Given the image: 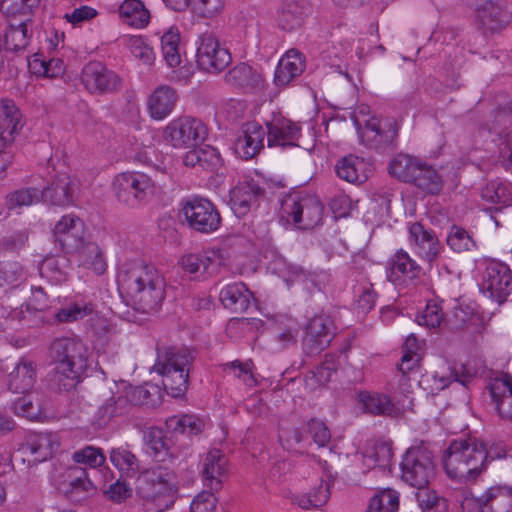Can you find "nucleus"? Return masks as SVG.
I'll use <instances>...</instances> for the list:
<instances>
[{"label":"nucleus","mask_w":512,"mask_h":512,"mask_svg":"<svg viewBox=\"0 0 512 512\" xmlns=\"http://www.w3.org/2000/svg\"><path fill=\"white\" fill-rule=\"evenodd\" d=\"M251 293L244 283H231L220 291L219 299L225 308L234 313H244L250 307Z\"/></svg>","instance_id":"nucleus-33"},{"label":"nucleus","mask_w":512,"mask_h":512,"mask_svg":"<svg viewBox=\"0 0 512 512\" xmlns=\"http://www.w3.org/2000/svg\"><path fill=\"white\" fill-rule=\"evenodd\" d=\"M132 407L137 405L156 407L162 401V391L156 384L146 383L142 386L125 388Z\"/></svg>","instance_id":"nucleus-42"},{"label":"nucleus","mask_w":512,"mask_h":512,"mask_svg":"<svg viewBox=\"0 0 512 512\" xmlns=\"http://www.w3.org/2000/svg\"><path fill=\"white\" fill-rule=\"evenodd\" d=\"M72 459L75 463L84 464L90 468L100 467L105 462V456L102 450L93 446H86L76 450L72 454Z\"/></svg>","instance_id":"nucleus-61"},{"label":"nucleus","mask_w":512,"mask_h":512,"mask_svg":"<svg viewBox=\"0 0 512 512\" xmlns=\"http://www.w3.org/2000/svg\"><path fill=\"white\" fill-rule=\"evenodd\" d=\"M144 443L147 452L156 461H164L166 456H170V441L165 436L162 429L158 427H149L144 431Z\"/></svg>","instance_id":"nucleus-43"},{"label":"nucleus","mask_w":512,"mask_h":512,"mask_svg":"<svg viewBox=\"0 0 512 512\" xmlns=\"http://www.w3.org/2000/svg\"><path fill=\"white\" fill-rule=\"evenodd\" d=\"M487 388L499 415L512 419V377L503 375L492 378Z\"/></svg>","instance_id":"nucleus-28"},{"label":"nucleus","mask_w":512,"mask_h":512,"mask_svg":"<svg viewBox=\"0 0 512 512\" xmlns=\"http://www.w3.org/2000/svg\"><path fill=\"white\" fill-rule=\"evenodd\" d=\"M180 264L182 269L195 278L204 275H212L218 265V257L215 252H200L184 255Z\"/></svg>","instance_id":"nucleus-32"},{"label":"nucleus","mask_w":512,"mask_h":512,"mask_svg":"<svg viewBox=\"0 0 512 512\" xmlns=\"http://www.w3.org/2000/svg\"><path fill=\"white\" fill-rule=\"evenodd\" d=\"M482 197L494 204L508 206L512 202V187L509 184L492 181L483 189Z\"/></svg>","instance_id":"nucleus-59"},{"label":"nucleus","mask_w":512,"mask_h":512,"mask_svg":"<svg viewBox=\"0 0 512 512\" xmlns=\"http://www.w3.org/2000/svg\"><path fill=\"white\" fill-rule=\"evenodd\" d=\"M476 12L477 25L485 34L499 32L510 23L512 18L511 13L504 5L493 1L485 4Z\"/></svg>","instance_id":"nucleus-24"},{"label":"nucleus","mask_w":512,"mask_h":512,"mask_svg":"<svg viewBox=\"0 0 512 512\" xmlns=\"http://www.w3.org/2000/svg\"><path fill=\"white\" fill-rule=\"evenodd\" d=\"M13 411L29 420H39L44 416L42 403L38 393H28L13 403Z\"/></svg>","instance_id":"nucleus-51"},{"label":"nucleus","mask_w":512,"mask_h":512,"mask_svg":"<svg viewBox=\"0 0 512 512\" xmlns=\"http://www.w3.org/2000/svg\"><path fill=\"white\" fill-rule=\"evenodd\" d=\"M79 188L76 178L67 173H58L49 184L40 189L41 200L56 206H66L73 202Z\"/></svg>","instance_id":"nucleus-18"},{"label":"nucleus","mask_w":512,"mask_h":512,"mask_svg":"<svg viewBox=\"0 0 512 512\" xmlns=\"http://www.w3.org/2000/svg\"><path fill=\"white\" fill-rule=\"evenodd\" d=\"M133 407L124 390L121 394L107 399L99 408V416L102 422L117 421L128 416Z\"/></svg>","instance_id":"nucleus-40"},{"label":"nucleus","mask_w":512,"mask_h":512,"mask_svg":"<svg viewBox=\"0 0 512 512\" xmlns=\"http://www.w3.org/2000/svg\"><path fill=\"white\" fill-rule=\"evenodd\" d=\"M207 134L205 124L193 117L172 120L164 130L165 140L174 148H190L202 142Z\"/></svg>","instance_id":"nucleus-10"},{"label":"nucleus","mask_w":512,"mask_h":512,"mask_svg":"<svg viewBox=\"0 0 512 512\" xmlns=\"http://www.w3.org/2000/svg\"><path fill=\"white\" fill-rule=\"evenodd\" d=\"M22 126V114L15 102L0 98V148L12 144Z\"/></svg>","instance_id":"nucleus-22"},{"label":"nucleus","mask_w":512,"mask_h":512,"mask_svg":"<svg viewBox=\"0 0 512 512\" xmlns=\"http://www.w3.org/2000/svg\"><path fill=\"white\" fill-rule=\"evenodd\" d=\"M180 215L190 229L199 233L215 232L221 224V216L215 205L200 197L183 201Z\"/></svg>","instance_id":"nucleus-9"},{"label":"nucleus","mask_w":512,"mask_h":512,"mask_svg":"<svg viewBox=\"0 0 512 512\" xmlns=\"http://www.w3.org/2000/svg\"><path fill=\"white\" fill-rule=\"evenodd\" d=\"M30 36L27 21L11 23L4 34L5 47L14 52L24 50L29 44Z\"/></svg>","instance_id":"nucleus-50"},{"label":"nucleus","mask_w":512,"mask_h":512,"mask_svg":"<svg viewBox=\"0 0 512 512\" xmlns=\"http://www.w3.org/2000/svg\"><path fill=\"white\" fill-rule=\"evenodd\" d=\"M410 183H413L418 188L430 194L439 193L443 186L442 177L434 168L427 165L425 162L421 163L419 171L416 172L415 178H413Z\"/></svg>","instance_id":"nucleus-47"},{"label":"nucleus","mask_w":512,"mask_h":512,"mask_svg":"<svg viewBox=\"0 0 512 512\" xmlns=\"http://www.w3.org/2000/svg\"><path fill=\"white\" fill-rule=\"evenodd\" d=\"M68 260L65 257H48L41 266L40 273L52 284L58 285L67 280Z\"/></svg>","instance_id":"nucleus-49"},{"label":"nucleus","mask_w":512,"mask_h":512,"mask_svg":"<svg viewBox=\"0 0 512 512\" xmlns=\"http://www.w3.org/2000/svg\"><path fill=\"white\" fill-rule=\"evenodd\" d=\"M443 319L442 307L435 301H428L424 311L417 317L418 323L428 328L439 327Z\"/></svg>","instance_id":"nucleus-64"},{"label":"nucleus","mask_w":512,"mask_h":512,"mask_svg":"<svg viewBox=\"0 0 512 512\" xmlns=\"http://www.w3.org/2000/svg\"><path fill=\"white\" fill-rule=\"evenodd\" d=\"M49 357L54 365L51 385L59 391H69L80 382L87 371L90 352L81 339L62 337L51 343Z\"/></svg>","instance_id":"nucleus-2"},{"label":"nucleus","mask_w":512,"mask_h":512,"mask_svg":"<svg viewBox=\"0 0 512 512\" xmlns=\"http://www.w3.org/2000/svg\"><path fill=\"white\" fill-rule=\"evenodd\" d=\"M400 468L401 479L412 487L427 486L436 473L433 454L423 444L407 449Z\"/></svg>","instance_id":"nucleus-8"},{"label":"nucleus","mask_w":512,"mask_h":512,"mask_svg":"<svg viewBox=\"0 0 512 512\" xmlns=\"http://www.w3.org/2000/svg\"><path fill=\"white\" fill-rule=\"evenodd\" d=\"M447 245L456 253L471 251L476 248L473 236L463 227L451 226L447 235Z\"/></svg>","instance_id":"nucleus-55"},{"label":"nucleus","mask_w":512,"mask_h":512,"mask_svg":"<svg viewBox=\"0 0 512 512\" xmlns=\"http://www.w3.org/2000/svg\"><path fill=\"white\" fill-rule=\"evenodd\" d=\"M112 189L118 202L132 209L148 204L156 194L155 181L139 171H126L117 174L112 181Z\"/></svg>","instance_id":"nucleus-7"},{"label":"nucleus","mask_w":512,"mask_h":512,"mask_svg":"<svg viewBox=\"0 0 512 512\" xmlns=\"http://www.w3.org/2000/svg\"><path fill=\"white\" fill-rule=\"evenodd\" d=\"M178 96L170 86L162 85L157 87L148 99V112L151 118L163 120L169 116L175 107Z\"/></svg>","instance_id":"nucleus-30"},{"label":"nucleus","mask_w":512,"mask_h":512,"mask_svg":"<svg viewBox=\"0 0 512 512\" xmlns=\"http://www.w3.org/2000/svg\"><path fill=\"white\" fill-rule=\"evenodd\" d=\"M265 136L266 131L259 123H245L234 142L235 153L242 159H252L264 148Z\"/></svg>","instance_id":"nucleus-20"},{"label":"nucleus","mask_w":512,"mask_h":512,"mask_svg":"<svg viewBox=\"0 0 512 512\" xmlns=\"http://www.w3.org/2000/svg\"><path fill=\"white\" fill-rule=\"evenodd\" d=\"M423 161L408 154H398L389 163V173L400 181L410 183Z\"/></svg>","instance_id":"nucleus-45"},{"label":"nucleus","mask_w":512,"mask_h":512,"mask_svg":"<svg viewBox=\"0 0 512 512\" xmlns=\"http://www.w3.org/2000/svg\"><path fill=\"white\" fill-rule=\"evenodd\" d=\"M81 79L85 88L92 94L114 93L121 87L120 78L98 61L85 65Z\"/></svg>","instance_id":"nucleus-15"},{"label":"nucleus","mask_w":512,"mask_h":512,"mask_svg":"<svg viewBox=\"0 0 512 512\" xmlns=\"http://www.w3.org/2000/svg\"><path fill=\"white\" fill-rule=\"evenodd\" d=\"M335 325L331 317L316 315L305 327L302 340L303 350L308 355H316L326 349L334 337Z\"/></svg>","instance_id":"nucleus-13"},{"label":"nucleus","mask_w":512,"mask_h":512,"mask_svg":"<svg viewBox=\"0 0 512 512\" xmlns=\"http://www.w3.org/2000/svg\"><path fill=\"white\" fill-rule=\"evenodd\" d=\"M324 206L315 196L292 192L281 199L279 217L298 229H313L322 221Z\"/></svg>","instance_id":"nucleus-6"},{"label":"nucleus","mask_w":512,"mask_h":512,"mask_svg":"<svg viewBox=\"0 0 512 512\" xmlns=\"http://www.w3.org/2000/svg\"><path fill=\"white\" fill-rule=\"evenodd\" d=\"M161 50L166 63L176 67L181 63L180 32L176 27H170L161 36Z\"/></svg>","instance_id":"nucleus-48"},{"label":"nucleus","mask_w":512,"mask_h":512,"mask_svg":"<svg viewBox=\"0 0 512 512\" xmlns=\"http://www.w3.org/2000/svg\"><path fill=\"white\" fill-rule=\"evenodd\" d=\"M225 82L244 93H257L264 88L265 80L261 71L246 63L233 66L224 77Z\"/></svg>","instance_id":"nucleus-19"},{"label":"nucleus","mask_w":512,"mask_h":512,"mask_svg":"<svg viewBox=\"0 0 512 512\" xmlns=\"http://www.w3.org/2000/svg\"><path fill=\"white\" fill-rule=\"evenodd\" d=\"M310 12L308 0H284L278 11V25L287 31L295 30L302 25Z\"/></svg>","instance_id":"nucleus-29"},{"label":"nucleus","mask_w":512,"mask_h":512,"mask_svg":"<svg viewBox=\"0 0 512 512\" xmlns=\"http://www.w3.org/2000/svg\"><path fill=\"white\" fill-rule=\"evenodd\" d=\"M183 164L187 167L216 171L222 165V158L214 147L206 146L188 151L183 157Z\"/></svg>","instance_id":"nucleus-35"},{"label":"nucleus","mask_w":512,"mask_h":512,"mask_svg":"<svg viewBox=\"0 0 512 512\" xmlns=\"http://www.w3.org/2000/svg\"><path fill=\"white\" fill-rule=\"evenodd\" d=\"M195 14L202 18H213L225 8V0H189Z\"/></svg>","instance_id":"nucleus-63"},{"label":"nucleus","mask_w":512,"mask_h":512,"mask_svg":"<svg viewBox=\"0 0 512 512\" xmlns=\"http://www.w3.org/2000/svg\"><path fill=\"white\" fill-rule=\"evenodd\" d=\"M422 267L403 249H399L387 261V278L395 286L406 288L415 285Z\"/></svg>","instance_id":"nucleus-14"},{"label":"nucleus","mask_w":512,"mask_h":512,"mask_svg":"<svg viewBox=\"0 0 512 512\" xmlns=\"http://www.w3.org/2000/svg\"><path fill=\"white\" fill-rule=\"evenodd\" d=\"M358 400L367 413L387 416L397 414V408L390 397L385 394L361 391L358 393Z\"/></svg>","instance_id":"nucleus-41"},{"label":"nucleus","mask_w":512,"mask_h":512,"mask_svg":"<svg viewBox=\"0 0 512 512\" xmlns=\"http://www.w3.org/2000/svg\"><path fill=\"white\" fill-rule=\"evenodd\" d=\"M365 458L382 470L388 469L393 458L392 443L385 440L373 441L365 451Z\"/></svg>","instance_id":"nucleus-46"},{"label":"nucleus","mask_w":512,"mask_h":512,"mask_svg":"<svg viewBox=\"0 0 512 512\" xmlns=\"http://www.w3.org/2000/svg\"><path fill=\"white\" fill-rule=\"evenodd\" d=\"M443 465L450 479L459 482L476 480L485 470L482 441L476 438L452 441L444 453Z\"/></svg>","instance_id":"nucleus-3"},{"label":"nucleus","mask_w":512,"mask_h":512,"mask_svg":"<svg viewBox=\"0 0 512 512\" xmlns=\"http://www.w3.org/2000/svg\"><path fill=\"white\" fill-rule=\"evenodd\" d=\"M71 254H75L78 264L101 275L106 271L107 264L99 246L94 242L85 241L81 248Z\"/></svg>","instance_id":"nucleus-38"},{"label":"nucleus","mask_w":512,"mask_h":512,"mask_svg":"<svg viewBox=\"0 0 512 512\" xmlns=\"http://www.w3.org/2000/svg\"><path fill=\"white\" fill-rule=\"evenodd\" d=\"M40 201H42L40 189L35 187L15 190L5 198L6 207L10 210L30 206Z\"/></svg>","instance_id":"nucleus-56"},{"label":"nucleus","mask_w":512,"mask_h":512,"mask_svg":"<svg viewBox=\"0 0 512 512\" xmlns=\"http://www.w3.org/2000/svg\"><path fill=\"white\" fill-rule=\"evenodd\" d=\"M36 381V364L21 359L8 375V388L14 393H26Z\"/></svg>","instance_id":"nucleus-34"},{"label":"nucleus","mask_w":512,"mask_h":512,"mask_svg":"<svg viewBox=\"0 0 512 512\" xmlns=\"http://www.w3.org/2000/svg\"><path fill=\"white\" fill-rule=\"evenodd\" d=\"M305 66V58L301 52L296 49L288 50L276 66L274 84L278 87L288 85L303 73Z\"/></svg>","instance_id":"nucleus-26"},{"label":"nucleus","mask_w":512,"mask_h":512,"mask_svg":"<svg viewBox=\"0 0 512 512\" xmlns=\"http://www.w3.org/2000/svg\"><path fill=\"white\" fill-rule=\"evenodd\" d=\"M228 460L219 449H211L203 459L202 476L204 485L211 491L222 487V477L227 472Z\"/></svg>","instance_id":"nucleus-27"},{"label":"nucleus","mask_w":512,"mask_h":512,"mask_svg":"<svg viewBox=\"0 0 512 512\" xmlns=\"http://www.w3.org/2000/svg\"><path fill=\"white\" fill-rule=\"evenodd\" d=\"M399 496L394 490L387 489L370 499L366 512H397Z\"/></svg>","instance_id":"nucleus-57"},{"label":"nucleus","mask_w":512,"mask_h":512,"mask_svg":"<svg viewBox=\"0 0 512 512\" xmlns=\"http://www.w3.org/2000/svg\"><path fill=\"white\" fill-rule=\"evenodd\" d=\"M118 11L122 21L134 28H144L150 22V12L140 0H125Z\"/></svg>","instance_id":"nucleus-39"},{"label":"nucleus","mask_w":512,"mask_h":512,"mask_svg":"<svg viewBox=\"0 0 512 512\" xmlns=\"http://www.w3.org/2000/svg\"><path fill=\"white\" fill-rule=\"evenodd\" d=\"M112 464L127 476H133L139 471V461L137 457L128 449L119 447L110 452Z\"/></svg>","instance_id":"nucleus-54"},{"label":"nucleus","mask_w":512,"mask_h":512,"mask_svg":"<svg viewBox=\"0 0 512 512\" xmlns=\"http://www.w3.org/2000/svg\"><path fill=\"white\" fill-rule=\"evenodd\" d=\"M481 290L499 304L506 301L512 292L510 268L502 262H489L483 273Z\"/></svg>","instance_id":"nucleus-12"},{"label":"nucleus","mask_w":512,"mask_h":512,"mask_svg":"<svg viewBox=\"0 0 512 512\" xmlns=\"http://www.w3.org/2000/svg\"><path fill=\"white\" fill-rule=\"evenodd\" d=\"M117 283L143 313L156 311L164 299V278L153 265L144 261L134 260L122 264Z\"/></svg>","instance_id":"nucleus-1"},{"label":"nucleus","mask_w":512,"mask_h":512,"mask_svg":"<svg viewBox=\"0 0 512 512\" xmlns=\"http://www.w3.org/2000/svg\"><path fill=\"white\" fill-rule=\"evenodd\" d=\"M416 488L417 492L415 493V498L423 512L430 511L434 508L435 512H438L440 508L444 506V500L441 499L434 490L428 488V485Z\"/></svg>","instance_id":"nucleus-62"},{"label":"nucleus","mask_w":512,"mask_h":512,"mask_svg":"<svg viewBox=\"0 0 512 512\" xmlns=\"http://www.w3.org/2000/svg\"><path fill=\"white\" fill-rule=\"evenodd\" d=\"M264 196L265 190L257 182H239L230 190L229 205L234 214L241 218L257 208Z\"/></svg>","instance_id":"nucleus-17"},{"label":"nucleus","mask_w":512,"mask_h":512,"mask_svg":"<svg viewBox=\"0 0 512 512\" xmlns=\"http://www.w3.org/2000/svg\"><path fill=\"white\" fill-rule=\"evenodd\" d=\"M166 427L174 433L188 436L198 435L204 429V422L194 415L172 416L166 420Z\"/></svg>","instance_id":"nucleus-52"},{"label":"nucleus","mask_w":512,"mask_h":512,"mask_svg":"<svg viewBox=\"0 0 512 512\" xmlns=\"http://www.w3.org/2000/svg\"><path fill=\"white\" fill-rule=\"evenodd\" d=\"M127 47L132 55L145 65H151L155 59L152 47L141 36H131L127 39Z\"/></svg>","instance_id":"nucleus-60"},{"label":"nucleus","mask_w":512,"mask_h":512,"mask_svg":"<svg viewBox=\"0 0 512 512\" xmlns=\"http://www.w3.org/2000/svg\"><path fill=\"white\" fill-rule=\"evenodd\" d=\"M365 162L355 155L343 157L336 165L337 175L349 183H362L367 176L364 173Z\"/></svg>","instance_id":"nucleus-44"},{"label":"nucleus","mask_w":512,"mask_h":512,"mask_svg":"<svg viewBox=\"0 0 512 512\" xmlns=\"http://www.w3.org/2000/svg\"><path fill=\"white\" fill-rule=\"evenodd\" d=\"M409 239L418 253L427 261L432 262L439 256L441 245L435 232L426 229L421 223L415 222L410 225Z\"/></svg>","instance_id":"nucleus-25"},{"label":"nucleus","mask_w":512,"mask_h":512,"mask_svg":"<svg viewBox=\"0 0 512 512\" xmlns=\"http://www.w3.org/2000/svg\"><path fill=\"white\" fill-rule=\"evenodd\" d=\"M483 503L486 512H511L512 488L504 485H495L483 492Z\"/></svg>","instance_id":"nucleus-37"},{"label":"nucleus","mask_w":512,"mask_h":512,"mask_svg":"<svg viewBox=\"0 0 512 512\" xmlns=\"http://www.w3.org/2000/svg\"><path fill=\"white\" fill-rule=\"evenodd\" d=\"M54 445L52 433L39 432L30 434L22 449L33 457V462L40 463L52 456Z\"/></svg>","instance_id":"nucleus-36"},{"label":"nucleus","mask_w":512,"mask_h":512,"mask_svg":"<svg viewBox=\"0 0 512 512\" xmlns=\"http://www.w3.org/2000/svg\"><path fill=\"white\" fill-rule=\"evenodd\" d=\"M85 234L83 220L74 214L62 216L53 230L55 241L63 251L70 254L81 248L86 241Z\"/></svg>","instance_id":"nucleus-16"},{"label":"nucleus","mask_w":512,"mask_h":512,"mask_svg":"<svg viewBox=\"0 0 512 512\" xmlns=\"http://www.w3.org/2000/svg\"><path fill=\"white\" fill-rule=\"evenodd\" d=\"M137 492L153 512H163L175 502L178 486L175 473L156 465L144 470L137 479Z\"/></svg>","instance_id":"nucleus-5"},{"label":"nucleus","mask_w":512,"mask_h":512,"mask_svg":"<svg viewBox=\"0 0 512 512\" xmlns=\"http://www.w3.org/2000/svg\"><path fill=\"white\" fill-rule=\"evenodd\" d=\"M93 311L94 305L91 302L81 300L60 309L55 316L59 322L71 323L89 316Z\"/></svg>","instance_id":"nucleus-58"},{"label":"nucleus","mask_w":512,"mask_h":512,"mask_svg":"<svg viewBox=\"0 0 512 512\" xmlns=\"http://www.w3.org/2000/svg\"><path fill=\"white\" fill-rule=\"evenodd\" d=\"M363 135L375 147L392 145L398 135V125L393 119L370 120L366 123Z\"/></svg>","instance_id":"nucleus-31"},{"label":"nucleus","mask_w":512,"mask_h":512,"mask_svg":"<svg viewBox=\"0 0 512 512\" xmlns=\"http://www.w3.org/2000/svg\"><path fill=\"white\" fill-rule=\"evenodd\" d=\"M232 61L229 50L211 33L202 34L197 41L196 62L208 73L222 72Z\"/></svg>","instance_id":"nucleus-11"},{"label":"nucleus","mask_w":512,"mask_h":512,"mask_svg":"<svg viewBox=\"0 0 512 512\" xmlns=\"http://www.w3.org/2000/svg\"><path fill=\"white\" fill-rule=\"evenodd\" d=\"M268 146H294L300 135V128L289 119L277 115L266 123Z\"/></svg>","instance_id":"nucleus-23"},{"label":"nucleus","mask_w":512,"mask_h":512,"mask_svg":"<svg viewBox=\"0 0 512 512\" xmlns=\"http://www.w3.org/2000/svg\"><path fill=\"white\" fill-rule=\"evenodd\" d=\"M330 498L329 482L321 480L318 486L308 493L296 496L295 501L303 509L319 508L324 506Z\"/></svg>","instance_id":"nucleus-53"},{"label":"nucleus","mask_w":512,"mask_h":512,"mask_svg":"<svg viewBox=\"0 0 512 512\" xmlns=\"http://www.w3.org/2000/svg\"><path fill=\"white\" fill-rule=\"evenodd\" d=\"M193 353L187 348L162 346L157 348V360L152 371L162 376L164 389L172 397H181L188 389Z\"/></svg>","instance_id":"nucleus-4"},{"label":"nucleus","mask_w":512,"mask_h":512,"mask_svg":"<svg viewBox=\"0 0 512 512\" xmlns=\"http://www.w3.org/2000/svg\"><path fill=\"white\" fill-rule=\"evenodd\" d=\"M59 489L73 502H79L96 491L87 470L81 467L68 468Z\"/></svg>","instance_id":"nucleus-21"}]
</instances>
